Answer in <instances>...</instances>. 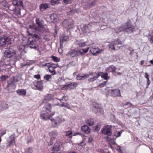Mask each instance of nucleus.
I'll use <instances>...</instances> for the list:
<instances>
[{
  "mask_svg": "<svg viewBox=\"0 0 153 153\" xmlns=\"http://www.w3.org/2000/svg\"><path fill=\"white\" fill-rule=\"evenodd\" d=\"M29 29L32 30V33H29V36L35 37L37 40H40L41 38L42 30L38 28L34 24L30 25Z\"/></svg>",
  "mask_w": 153,
  "mask_h": 153,
  "instance_id": "nucleus-1",
  "label": "nucleus"
},
{
  "mask_svg": "<svg viewBox=\"0 0 153 153\" xmlns=\"http://www.w3.org/2000/svg\"><path fill=\"white\" fill-rule=\"evenodd\" d=\"M51 105L50 104H46L44 108V109H45V112L41 114L40 115V117L42 119L45 120H47L48 119L51 120V117L53 116L54 114V112L51 113Z\"/></svg>",
  "mask_w": 153,
  "mask_h": 153,
  "instance_id": "nucleus-2",
  "label": "nucleus"
},
{
  "mask_svg": "<svg viewBox=\"0 0 153 153\" xmlns=\"http://www.w3.org/2000/svg\"><path fill=\"white\" fill-rule=\"evenodd\" d=\"M89 49V48L88 47L86 48H82L79 50H73L69 51L67 54V55L73 57L80 55H83L88 51Z\"/></svg>",
  "mask_w": 153,
  "mask_h": 153,
  "instance_id": "nucleus-3",
  "label": "nucleus"
},
{
  "mask_svg": "<svg viewBox=\"0 0 153 153\" xmlns=\"http://www.w3.org/2000/svg\"><path fill=\"white\" fill-rule=\"evenodd\" d=\"M4 56L9 58L12 57H14L15 58H17L19 56V54H17L15 51L12 48H9L5 51Z\"/></svg>",
  "mask_w": 153,
  "mask_h": 153,
  "instance_id": "nucleus-4",
  "label": "nucleus"
},
{
  "mask_svg": "<svg viewBox=\"0 0 153 153\" xmlns=\"http://www.w3.org/2000/svg\"><path fill=\"white\" fill-rule=\"evenodd\" d=\"M38 40H37L35 37H33L32 36H31V37L29 38L28 41L29 42V45L30 47L31 48L37 49L38 48V44L37 41Z\"/></svg>",
  "mask_w": 153,
  "mask_h": 153,
  "instance_id": "nucleus-5",
  "label": "nucleus"
},
{
  "mask_svg": "<svg viewBox=\"0 0 153 153\" xmlns=\"http://www.w3.org/2000/svg\"><path fill=\"white\" fill-rule=\"evenodd\" d=\"M51 120L52 123L54 124L55 127L60 125L63 122L65 121L64 118H61L58 116H56L54 118L51 119Z\"/></svg>",
  "mask_w": 153,
  "mask_h": 153,
  "instance_id": "nucleus-6",
  "label": "nucleus"
},
{
  "mask_svg": "<svg viewBox=\"0 0 153 153\" xmlns=\"http://www.w3.org/2000/svg\"><path fill=\"white\" fill-rule=\"evenodd\" d=\"M108 93L110 94L111 96L114 97H121L120 91L118 88L111 89L108 91Z\"/></svg>",
  "mask_w": 153,
  "mask_h": 153,
  "instance_id": "nucleus-7",
  "label": "nucleus"
},
{
  "mask_svg": "<svg viewBox=\"0 0 153 153\" xmlns=\"http://www.w3.org/2000/svg\"><path fill=\"white\" fill-rule=\"evenodd\" d=\"M111 126H105L101 130L102 134L105 135L110 136L111 135L112 132L111 131Z\"/></svg>",
  "mask_w": 153,
  "mask_h": 153,
  "instance_id": "nucleus-8",
  "label": "nucleus"
},
{
  "mask_svg": "<svg viewBox=\"0 0 153 153\" xmlns=\"http://www.w3.org/2000/svg\"><path fill=\"white\" fill-rule=\"evenodd\" d=\"M77 86V83H75L74 82H73L72 83L68 84L65 85L61 88L62 90L66 89H73L75 87Z\"/></svg>",
  "mask_w": 153,
  "mask_h": 153,
  "instance_id": "nucleus-9",
  "label": "nucleus"
},
{
  "mask_svg": "<svg viewBox=\"0 0 153 153\" xmlns=\"http://www.w3.org/2000/svg\"><path fill=\"white\" fill-rule=\"evenodd\" d=\"M92 75V74H84L83 75L81 76L79 75L76 76V78L77 80H83L91 76Z\"/></svg>",
  "mask_w": 153,
  "mask_h": 153,
  "instance_id": "nucleus-10",
  "label": "nucleus"
},
{
  "mask_svg": "<svg viewBox=\"0 0 153 153\" xmlns=\"http://www.w3.org/2000/svg\"><path fill=\"white\" fill-rule=\"evenodd\" d=\"M91 107L94 108V110L95 113H100L101 112V108L98 106V104L97 103L95 102L93 103Z\"/></svg>",
  "mask_w": 153,
  "mask_h": 153,
  "instance_id": "nucleus-11",
  "label": "nucleus"
},
{
  "mask_svg": "<svg viewBox=\"0 0 153 153\" xmlns=\"http://www.w3.org/2000/svg\"><path fill=\"white\" fill-rule=\"evenodd\" d=\"M8 38L6 36H3L0 38V46H2L6 44L7 42Z\"/></svg>",
  "mask_w": 153,
  "mask_h": 153,
  "instance_id": "nucleus-12",
  "label": "nucleus"
},
{
  "mask_svg": "<svg viewBox=\"0 0 153 153\" xmlns=\"http://www.w3.org/2000/svg\"><path fill=\"white\" fill-rule=\"evenodd\" d=\"M73 24L72 21L71 19H65L62 23L63 26L66 28H68L69 26Z\"/></svg>",
  "mask_w": 153,
  "mask_h": 153,
  "instance_id": "nucleus-13",
  "label": "nucleus"
},
{
  "mask_svg": "<svg viewBox=\"0 0 153 153\" xmlns=\"http://www.w3.org/2000/svg\"><path fill=\"white\" fill-rule=\"evenodd\" d=\"M90 25H85L81 27V30L83 31V33L85 35L88 33L90 31Z\"/></svg>",
  "mask_w": 153,
  "mask_h": 153,
  "instance_id": "nucleus-14",
  "label": "nucleus"
},
{
  "mask_svg": "<svg viewBox=\"0 0 153 153\" xmlns=\"http://www.w3.org/2000/svg\"><path fill=\"white\" fill-rule=\"evenodd\" d=\"M69 37L68 36L62 35L60 37V41L61 47L62 46L63 43L64 42H66L68 39Z\"/></svg>",
  "mask_w": 153,
  "mask_h": 153,
  "instance_id": "nucleus-15",
  "label": "nucleus"
},
{
  "mask_svg": "<svg viewBox=\"0 0 153 153\" xmlns=\"http://www.w3.org/2000/svg\"><path fill=\"white\" fill-rule=\"evenodd\" d=\"M53 95L51 94H47L45 96L43 102V103H45L47 102H48L52 99H53Z\"/></svg>",
  "mask_w": 153,
  "mask_h": 153,
  "instance_id": "nucleus-16",
  "label": "nucleus"
},
{
  "mask_svg": "<svg viewBox=\"0 0 153 153\" xmlns=\"http://www.w3.org/2000/svg\"><path fill=\"white\" fill-rule=\"evenodd\" d=\"M35 86L36 87L37 89L39 90H42L43 89L42 81H38L34 84Z\"/></svg>",
  "mask_w": 153,
  "mask_h": 153,
  "instance_id": "nucleus-17",
  "label": "nucleus"
},
{
  "mask_svg": "<svg viewBox=\"0 0 153 153\" xmlns=\"http://www.w3.org/2000/svg\"><path fill=\"white\" fill-rule=\"evenodd\" d=\"M7 86L8 90L11 89L14 90L16 88V85L13 82L8 81Z\"/></svg>",
  "mask_w": 153,
  "mask_h": 153,
  "instance_id": "nucleus-18",
  "label": "nucleus"
},
{
  "mask_svg": "<svg viewBox=\"0 0 153 153\" xmlns=\"http://www.w3.org/2000/svg\"><path fill=\"white\" fill-rule=\"evenodd\" d=\"M90 51L91 53L95 55L99 53L100 52V50H98V49L94 46L93 47L91 48Z\"/></svg>",
  "mask_w": 153,
  "mask_h": 153,
  "instance_id": "nucleus-19",
  "label": "nucleus"
},
{
  "mask_svg": "<svg viewBox=\"0 0 153 153\" xmlns=\"http://www.w3.org/2000/svg\"><path fill=\"white\" fill-rule=\"evenodd\" d=\"M91 74H92V75L88 78V81L89 82H93L94 80H96L97 78L100 76L99 74H98L96 76L94 75V74L93 73H92Z\"/></svg>",
  "mask_w": 153,
  "mask_h": 153,
  "instance_id": "nucleus-20",
  "label": "nucleus"
},
{
  "mask_svg": "<svg viewBox=\"0 0 153 153\" xmlns=\"http://www.w3.org/2000/svg\"><path fill=\"white\" fill-rule=\"evenodd\" d=\"M36 24L39 27L42 28L43 27V21L40 20L39 18H36Z\"/></svg>",
  "mask_w": 153,
  "mask_h": 153,
  "instance_id": "nucleus-21",
  "label": "nucleus"
},
{
  "mask_svg": "<svg viewBox=\"0 0 153 153\" xmlns=\"http://www.w3.org/2000/svg\"><path fill=\"white\" fill-rule=\"evenodd\" d=\"M82 130L85 133L88 134L90 132V129L87 126L84 125L82 126Z\"/></svg>",
  "mask_w": 153,
  "mask_h": 153,
  "instance_id": "nucleus-22",
  "label": "nucleus"
},
{
  "mask_svg": "<svg viewBox=\"0 0 153 153\" xmlns=\"http://www.w3.org/2000/svg\"><path fill=\"white\" fill-rule=\"evenodd\" d=\"M13 4L17 7L19 6L23 7V3L21 1H19V2L18 0H12Z\"/></svg>",
  "mask_w": 153,
  "mask_h": 153,
  "instance_id": "nucleus-23",
  "label": "nucleus"
},
{
  "mask_svg": "<svg viewBox=\"0 0 153 153\" xmlns=\"http://www.w3.org/2000/svg\"><path fill=\"white\" fill-rule=\"evenodd\" d=\"M117 68L113 65L109 66L106 69V70L109 72H111L112 73L115 72Z\"/></svg>",
  "mask_w": 153,
  "mask_h": 153,
  "instance_id": "nucleus-24",
  "label": "nucleus"
},
{
  "mask_svg": "<svg viewBox=\"0 0 153 153\" xmlns=\"http://www.w3.org/2000/svg\"><path fill=\"white\" fill-rule=\"evenodd\" d=\"M15 135L14 134L12 135L10 137V138L11 140L10 141V143L9 144V146H11L14 144H15Z\"/></svg>",
  "mask_w": 153,
  "mask_h": 153,
  "instance_id": "nucleus-25",
  "label": "nucleus"
},
{
  "mask_svg": "<svg viewBox=\"0 0 153 153\" xmlns=\"http://www.w3.org/2000/svg\"><path fill=\"white\" fill-rule=\"evenodd\" d=\"M48 7V4H41L40 5V10L41 11H43L44 10H45L46 8Z\"/></svg>",
  "mask_w": 153,
  "mask_h": 153,
  "instance_id": "nucleus-26",
  "label": "nucleus"
},
{
  "mask_svg": "<svg viewBox=\"0 0 153 153\" xmlns=\"http://www.w3.org/2000/svg\"><path fill=\"white\" fill-rule=\"evenodd\" d=\"M17 93L19 95L24 96L26 94V91L24 89H19L17 91Z\"/></svg>",
  "mask_w": 153,
  "mask_h": 153,
  "instance_id": "nucleus-27",
  "label": "nucleus"
},
{
  "mask_svg": "<svg viewBox=\"0 0 153 153\" xmlns=\"http://www.w3.org/2000/svg\"><path fill=\"white\" fill-rule=\"evenodd\" d=\"M58 15L55 13H53L51 14L50 16V18L52 21H56L57 20V19L58 18Z\"/></svg>",
  "mask_w": 153,
  "mask_h": 153,
  "instance_id": "nucleus-28",
  "label": "nucleus"
},
{
  "mask_svg": "<svg viewBox=\"0 0 153 153\" xmlns=\"http://www.w3.org/2000/svg\"><path fill=\"white\" fill-rule=\"evenodd\" d=\"M123 26H125L124 27L125 28H126L124 30L128 33L133 32L132 29L129 26L127 25H122Z\"/></svg>",
  "mask_w": 153,
  "mask_h": 153,
  "instance_id": "nucleus-29",
  "label": "nucleus"
},
{
  "mask_svg": "<svg viewBox=\"0 0 153 153\" xmlns=\"http://www.w3.org/2000/svg\"><path fill=\"white\" fill-rule=\"evenodd\" d=\"M13 11L16 14L20 15V9L18 7H15L13 9Z\"/></svg>",
  "mask_w": 153,
  "mask_h": 153,
  "instance_id": "nucleus-30",
  "label": "nucleus"
},
{
  "mask_svg": "<svg viewBox=\"0 0 153 153\" xmlns=\"http://www.w3.org/2000/svg\"><path fill=\"white\" fill-rule=\"evenodd\" d=\"M59 65L58 64H55L54 63H50V65H49V68L51 69V68H53V69H54L55 68H56L57 67H59Z\"/></svg>",
  "mask_w": 153,
  "mask_h": 153,
  "instance_id": "nucleus-31",
  "label": "nucleus"
},
{
  "mask_svg": "<svg viewBox=\"0 0 153 153\" xmlns=\"http://www.w3.org/2000/svg\"><path fill=\"white\" fill-rule=\"evenodd\" d=\"M86 123L89 126H92L94 124L93 120L91 119H88L86 121Z\"/></svg>",
  "mask_w": 153,
  "mask_h": 153,
  "instance_id": "nucleus-32",
  "label": "nucleus"
},
{
  "mask_svg": "<svg viewBox=\"0 0 153 153\" xmlns=\"http://www.w3.org/2000/svg\"><path fill=\"white\" fill-rule=\"evenodd\" d=\"M102 78H104L105 80H107L109 78V77L108 76V74L107 73H103L101 75Z\"/></svg>",
  "mask_w": 153,
  "mask_h": 153,
  "instance_id": "nucleus-33",
  "label": "nucleus"
},
{
  "mask_svg": "<svg viewBox=\"0 0 153 153\" xmlns=\"http://www.w3.org/2000/svg\"><path fill=\"white\" fill-rule=\"evenodd\" d=\"M122 132V130L120 131H116L114 133V136L116 137L115 139H116V138H117V137H120Z\"/></svg>",
  "mask_w": 153,
  "mask_h": 153,
  "instance_id": "nucleus-34",
  "label": "nucleus"
},
{
  "mask_svg": "<svg viewBox=\"0 0 153 153\" xmlns=\"http://www.w3.org/2000/svg\"><path fill=\"white\" fill-rule=\"evenodd\" d=\"M115 45L113 42L108 45V47L109 49H111V50H115L114 47Z\"/></svg>",
  "mask_w": 153,
  "mask_h": 153,
  "instance_id": "nucleus-35",
  "label": "nucleus"
},
{
  "mask_svg": "<svg viewBox=\"0 0 153 153\" xmlns=\"http://www.w3.org/2000/svg\"><path fill=\"white\" fill-rule=\"evenodd\" d=\"M51 4L52 5H54L55 4H58L59 3V1L58 0H51Z\"/></svg>",
  "mask_w": 153,
  "mask_h": 153,
  "instance_id": "nucleus-36",
  "label": "nucleus"
},
{
  "mask_svg": "<svg viewBox=\"0 0 153 153\" xmlns=\"http://www.w3.org/2000/svg\"><path fill=\"white\" fill-rule=\"evenodd\" d=\"M51 57L53 60L55 62H58L60 61V59L57 57L52 56Z\"/></svg>",
  "mask_w": 153,
  "mask_h": 153,
  "instance_id": "nucleus-37",
  "label": "nucleus"
},
{
  "mask_svg": "<svg viewBox=\"0 0 153 153\" xmlns=\"http://www.w3.org/2000/svg\"><path fill=\"white\" fill-rule=\"evenodd\" d=\"M112 42L115 45L121 44V42L119 39L115 40Z\"/></svg>",
  "mask_w": 153,
  "mask_h": 153,
  "instance_id": "nucleus-38",
  "label": "nucleus"
},
{
  "mask_svg": "<svg viewBox=\"0 0 153 153\" xmlns=\"http://www.w3.org/2000/svg\"><path fill=\"white\" fill-rule=\"evenodd\" d=\"M33 152L32 149L31 148H29L25 150V153H32Z\"/></svg>",
  "mask_w": 153,
  "mask_h": 153,
  "instance_id": "nucleus-39",
  "label": "nucleus"
},
{
  "mask_svg": "<svg viewBox=\"0 0 153 153\" xmlns=\"http://www.w3.org/2000/svg\"><path fill=\"white\" fill-rule=\"evenodd\" d=\"M44 79L47 81L51 78V76L50 75L46 74L44 76Z\"/></svg>",
  "mask_w": 153,
  "mask_h": 153,
  "instance_id": "nucleus-40",
  "label": "nucleus"
},
{
  "mask_svg": "<svg viewBox=\"0 0 153 153\" xmlns=\"http://www.w3.org/2000/svg\"><path fill=\"white\" fill-rule=\"evenodd\" d=\"M48 70H49V72L53 75H54L56 74V71L54 69H51L49 68V69H48Z\"/></svg>",
  "mask_w": 153,
  "mask_h": 153,
  "instance_id": "nucleus-41",
  "label": "nucleus"
},
{
  "mask_svg": "<svg viewBox=\"0 0 153 153\" xmlns=\"http://www.w3.org/2000/svg\"><path fill=\"white\" fill-rule=\"evenodd\" d=\"M131 105V104L129 102H127L126 104H123L122 106L123 107L127 108L128 107H130Z\"/></svg>",
  "mask_w": 153,
  "mask_h": 153,
  "instance_id": "nucleus-42",
  "label": "nucleus"
},
{
  "mask_svg": "<svg viewBox=\"0 0 153 153\" xmlns=\"http://www.w3.org/2000/svg\"><path fill=\"white\" fill-rule=\"evenodd\" d=\"M8 108V106L7 104L6 103H3L2 106V108L3 110H4L7 109Z\"/></svg>",
  "mask_w": 153,
  "mask_h": 153,
  "instance_id": "nucleus-43",
  "label": "nucleus"
},
{
  "mask_svg": "<svg viewBox=\"0 0 153 153\" xmlns=\"http://www.w3.org/2000/svg\"><path fill=\"white\" fill-rule=\"evenodd\" d=\"M72 134V132L71 131H68L66 132V136L68 137H71Z\"/></svg>",
  "mask_w": 153,
  "mask_h": 153,
  "instance_id": "nucleus-44",
  "label": "nucleus"
},
{
  "mask_svg": "<svg viewBox=\"0 0 153 153\" xmlns=\"http://www.w3.org/2000/svg\"><path fill=\"white\" fill-rule=\"evenodd\" d=\"M43 38L46 41H48L50 40V37L49 36H44Z\"/></svg>",
  "mask_w": 153,
  "mask_h": 153,
  "instance_id": "nucleus-45",
  "label": "nucleus"
},
{
  "mask_svg": "<svg viewBox=\"0 0 153 153\" xmlns=\"http://www.w3.org/2000/svg\"><path fill=\"white\" fill-rule=\"evenodd\" d=\"M66 97L63 94L62 97L58 99L61 102L63 100H65V98Z\"/></svg>",
  "mask_w": 153,
  "mask_h": 153,
  "instance_id": "nucleus-46",
  "label": "nucleus"
},
{
  "mask_svg": "<svg viewBox=\"0 0 153 153\" xmlns=\"http://www.w3.org/2000/svg\"><path fill=\"white\" fill-rule=\"evenodd\" d=\"M66 97L63 94L62 97L58 99L61 102L63 100H65V98Z\"/></svg>",
  "mask_w": 153,
  "mask_h": 153,
  "instance_id": "nucleus-47",
  "label": "nucleus"
},
{
  "mask_svg": "<svg viewBox=\"0 0 153 153\" xmlns=\"http://www.w3.org/2000/svg\"><path fill=\"white\" fill-rule=\"evenodd\" d=\"M107 81H105L99 85L98 86L102 88L104 87L106 84Z\"/></svg>",
  "mask_w": 153,
  "mask_h": 153,
  "instance_id": "nucleus-48",
  "label": "nucleus"
},
{
  "mask_svg": "<svg viewBox=\"0 0 153 153\" xmlns=\"http://www.w3.org/2000/svg\"><path fill=\"white\" fill-rule=\"evenodd\" d=\"M125 26H122L121 27H119V32H120L121 31H123L124 30H125V29H126V28H125L124 27Z\"/></svg>",
  "mask_w": 153,
  "mask_h": 153,
  "instance_id": "nucleus-49",
  "label": "nucleus"
},
{
  "mask_svg": "<svg viewBox=\"0 0 153 153\" xmlns=\"http://www.w3.org/2000/svg\"><path fill=\"white\" fill-rule=\"evenodd\" d=\"M75 62L71 61L68 64V65L70 66H75Z\"/></svg>",
  "mask_w": 153,
  "mask_h": 153,
  "instance_id": "nucleus-50",
  "label": "nucleus"
},
{
  "mask_svg": "<svg viewBox=\"0 0 153 153\" xmlns=\"http://www.w3.org/2000/svg\"><path fill=\"white\" fill-rule=\"evenodd\" d=\"M1 4L4 7H6L7 5V3L6 1H3L1 2Z\"/></svg>",
  "mask_w": 153,
  "mask_h": 153,
  "instance_id": "nucleus-51",
  "label": "nucleus"
},
{
  "mask_svg": "<svg viewBox=\"0 0 153 153\" xmlns=\"http://www.w3.org/2000/svg\"><path fill=\"white\" fill-rule=\"evenodd\" d=\"M79 47H83L86 45V43L85 42L80 43L78 44Z\"/></svg>",
  "mask_w": 153,
  "mask_h": 153,
  "instance_id": "nucleus-52",
  "label": "nucleus"
},
{
  "mask_svg": "<svg viewBox=\"0 0 153 153\" xmlns=\"http://www.w3.org/2000/svg\"><path fill=\"white\" fill-rule=\"evenodd\" d=\"M100 127H101L100 125V124L96 126H95V127L94 129L95 130L98 131L100 129Z\"/></svg>",
  "mask_w": 153,
  "mask_h": 153,
  "instance_id": "nucleus-53",
  "label": "nucleus"
},
{
  "mask_svg": "<svg viewBox=\"0 0 153 153\" xmlns=\"http://www.w3.org/2000/svg\"><path fill=\"white\" fill-rule=\"evenodd\" d=\"M76 12V11L74 10H71L70 11L68 12V14L69 15H72L74 13Z\"/></svg>",
  "mask_w": 153,
  "mask_h": 153,
  "instance_id": "nucleus-54",
  "label": "nucleus"
},
{
  "mask_svg": "<svg viewBox=\"0 0 153 153\" xmlns=\"http://www.w3.org/2000/svg\"><path fill=\"white\" fill-rule=\"evenodd\" d=\"M5 64L6 65L5 66H3L2 67V68H6L4 70H6L7 68H10V65H9L8 64H3V65H5Z\"/></svg>",
  "mask_w": 153,
  "mask_h": 153,
  "instance_id": "nucleus-55",
  "label": "nucleus"
},
{
  "mask_svg": "<svg viewBox=\"0 0 153 153\" xmlns=\"http://www.w3.org/2000/svg\"><path fill=\"white\" fill-rule=\"evenodd\" d=\"M64 2L66 4H68L69 3H71V0H63Z\"/></svg>",
  "mask_w": 153,
  "mask_h": 153,
  "instance_id": "nucleus-56",
  "label": "nucleus"
},
{
  "mask_svg": "<svg viewBox=\"0 0 153 153\" xmlns=\"http://www.w3.org/2000/svg\"><path fill=\"white\" fill-rule=\"evenodd\" d=\"M65 104L64 102H62V103L61 104H59V103H58L55 105H59L60 106L62 107H64Z\"/></svg>",
  "mask_w": 153,
  "mask_h": 153,
  "instance_id": "nucleus-57",
  "label": "nucleus"
},
{
  "mask_svg": "<svg viewBox=\"0 0 153 153\" xmlns=\"http://www.w3.org/2000/svg\"><path fill=\"white\" fill-rule=\"evenodd\" d=\"M49 65H50V63H46L45 64H42V65L43 66H44V67L47 66V67H48V68H49Z\"/></svg>",
  "mask_w": 153,
  "mask_h": 153,
  "instance_id": "nucleus-58",
  "label": "nucleus"
},
{
  "mask_svg": "<svg viewBox=\"0 0 153 153\" xmlns=\"http://www.w3.org/2000/svg\"><path fill=\"white\" fill-rule=\"evenodd\" d=\"M35 78L37 79H39L40 78V75L39 74L35 75L34 76Z\"/></svg>",
  "mask_w": 153,
  "mask_h": 153,
  "instance_id": "nucleus-59",
  "label": "nucleus"
},
{
  "mask_svg": "<svg viewBox=\"0 0 153 153\" xmlns=\"http://www.w3.org/2000/svg\"><path fill=\"white\" fill-rule=\"evenodd\" d=\"M150 84V81L149 80V79H148L147 80V83H146V88H147L149 86Z\"/></svg>",
  "mask_w": 153,
  "mask_h": 153,
  "instance_id": "nucleus-60",
  "label": "nucleus"
},
{
  "mask_svg": "<svg viewBox=\"0 0 153 153\" xmlns=\"http://www.w3.org/2000/svg\"><path fill=\"white\" fill-rule=\"evenodd\" d=\"M145 77L146 79H147V80L148 79H149V75L147 73H145Z\"/></svg>",
  "mask_w": 153,
  "mask_h": 153,
  "instance_id": "nucleus-61",
  "label": "nucleus"
},
{
  "mask_svg": "<svg viewBox=\"0 0 153 153\" xmlns=\"http://www.w3.org/2000/svg\"><path fill=\"white\" fill-rule=\"evenodd\" d=\"M120 148H121V147L119 146H117V151L119 152H121V149H120Z\"/></svg>",
  "mask_w": 153,
  "mask_h": 153,
  "instance_id": "nucleus-62",
  "label": "nucleus"
},
{
  "mask_svg": "<svg viewBox=\"0 0 153 153\" xmlns=\"http://www.w3.org/2000/svg\"><path fill=\"white\" fill-rule=\"evenodd\" d=\"M62 46H60V48L58 49V51L59 53H61L62 52Z\"/></svg>",
  "mask_w": 153,
  "mask_h": 153,
  "instance_id": "nucleus-63",
  "label": "nucleus"
},
{
  "mask_svg": "<svg viewBox=\"0 0 153 153\" xmlns=\"http://www.w3.org/2000/svg\"><path fill=\"white\" fill-rule=\"evenodd\" d=\"M52 134H54L55 135H57V132L56 131H53L52 132Z\"/></svg>",
  "mask_w": 153,
  "mask_h": 153,
  "instance_id": "nucleus-64",
  "label": "nucleus"
}]
</instances>
